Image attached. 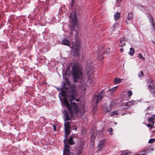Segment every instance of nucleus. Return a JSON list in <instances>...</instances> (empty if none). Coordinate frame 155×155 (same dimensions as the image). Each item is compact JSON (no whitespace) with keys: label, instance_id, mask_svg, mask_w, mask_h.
Listing matches in <instances>:
<instances>
[{"label":"nucleus","instance_id":"f257e3e1","mask_svg":"<svg viewBox=\"0 0 155 155\" xmlns=\"http://www.w3.org/2000/svg\"><path fill=\"white\" fill-rule=\"evenodd\" d=\"M71 89L68 92L67 94L66 91H68V88L64 87L63 88L61 91L62 96L64 98V101L66 107L68 109L69 112V114L66 110H64L63 111V114L65 117L64 124L65 136V139L64 140V145H68L69 144L71 145L74 144V142L72 140V137H71L69 140H67L66 138L67 136L68 135L71 133V129L72 122L67 121L68 120H70L73 117L74 113L75 114L77 115L79 114L80 111L78 108V105L75 103H72V101H74L76 97L77 92L76 91V87L74 86H72Z\"/></svg>","mask_w":155,"mask_h":155},{"label":"nucleus","instance_id":"f03ea898","mask_svg":"<svg viewBox=\"0 0 155 155\" xmlns=\"http://www.w3.org/2000/svg\"><path fill=\"white\" fill-rule=\"evenodd\" d=\"M82 67L79 64H76L74 65L72 68L71 74L74 82H77L78 80H80V87L85 91L87 85V80L83 75Z\"/></svg>","mask_w":155,"mask_h":155},{"label":"nucleus","instance_id":"7ed1b4c3","mask_svg":"<svg viewBox=\"0 0 155 155\" xmlns=\"http://www.w3.org/2000/svg\"><path fill=\"white\" fill-rule=\"evenodd\" d=\"M70 21L71 23L74 26L76 25L78 23L76 13L74 11H72L71 13L70 17Z\"/></svg>","mask_w":155,"mask_h":155},{"label":"nucleus","instance_id":"20e7f679","mask_svg":"<svg viewBox=\"0 0 155 155\" xmlns=\"http://www.w3.org/2000/svg\"><path fill=\"white\" fill-rule=\"evenodd\" d=\"M113 104L110 103L109 105L107 106L106 104H104L102 106V111L104 114H106L107 112H109L112 109Z\"/></svg>","mask_w":155,"mask_h":155},{"label":"nucleus","instance_id":"39448f33","mask_svg":"<svg viewBox=\"0 0 155 155\" xmlns=\"http://www.w3.org/2000/svg\"><path fill=\"white\" fill-rule=\"evenodd\" d=\"M103 90L100 92L97 95H94V97L96 100V104H97L98 103L101 101V99L103 98L104 94L103 93Z\"/></svg>","mask_w":155,"mask_h":155},{"label":"nucleus","instance_id":"423d86ee","mask_svg":"<svg viewBox=\"0 0 155 155\" xmlns=\"http://www.w3.org/2000/svg\"><path fill=\"white\" fill-rule=\"evenodd\" d=\"M86 69L88 71V73L93 71V67L91 65V63L90 62L87 63L86 66Z\"/></svg>","mask_w":155,"mask_h":155},{"label":"nucleus","instance_id":"0eeeda50","mask_svg":"<svg viewBox=\"0 0 155 155\" xmlns=\"http://www.w3.org/2000/svg\"><path fill=\"white\" fill-rule=\"evenodd\" d=\"M148 88L150 91L152 92L155 96V85L154 84H149Z\"/></svg>","mask_w":155,"mask_h":155},{"label":"nucleus","instance_id":"6e6552de","mask_svg":"<svg viewBox=\"0 0 155 155\" xmlns=\"http://www.w3.org/2000/svg\"><path fill=\"white\" fill-rule=\"evenodd\" d=\"M70 150V146H64V155H69Z\"/></svg>","mask_w":155,"mask_h":155},{"label":"nucleus","instance_id":"1a4fd4ad","mask_svg":"<svg viewBox=\"0 0 155 155\" xmlns=\"http://www.w3.org/2000/svg\"><path fill=\"white\" fill-rule=\"evenodd\" d=\"M62 44L68 46H70V43L69 41L66 38H64L61 41Z\"/></svg>","mask_w":155,"mask_h":155},{"label":"nucleus","instance_id":"9d476101","mask_svg":"<svg viewBox=\"0 0 155 155\" xmlns=\"http://www.w3.org/2000/svg\"><path fill=\"white\" fill-rule=\"evenodd\" d=\"M72 48L74 50L75 52H77L79 51L80 50V46L79 45H74L73 44L72 46Z\"/></svg>","mask_w":155,"mask_h":155},{"label":"nucleus","instance_id":"9b49d317","mask_svg":"<svg viewBox=\"0 0 155 155\" xmlns=\"http://www.w3.org/2000/svg\"><path fill=\"white\" fill-rule=\"evenodd\" d=\"M150 22L152 24V25L153 27V30L155 31V23L153 20V18L152 17L150 16V18L149 19Z\"/></svg>","mask_w":155,"mask_h":155},{"label":"nucleus","instance_id":"f8f14e48","mask_svg":"<svg viewBox=\"0 0 155 155\" xmlns=\"http://www.w3.org/2000/svg\"><path fill=\"white\" fill-rule=\"evenodd\" d=\"M123 79H121L119 78H116L114 79V83L115 84H120L121 81Z\"/></svg>","mask_w":155,"mask_h":155},{"label":"nucleus","instance_id":"ddd939ff","mask_svg":"<svg viewBox=\"0 0 155 155\" xmlns=\"http://www.w3.org/2000/svg\"><path fill=\"white\" fill-rule=\"evenodd\" d=\"M120 14L119 12L116 13L114 15V18L115 20H117L120 18Z\"/></svg>","mask_w":155,"mask_h":155},{"label":"nucleus","instance_id":"4468645a","mask_svg":"<svg viewBox=\"0 0 155 155\" xmlns=\"http://www.w3.org/2000/svg\"><path fill=\"white\" fill-rule=\"evenodd\" d=\"M127 41V39H125V40H124V41L121 40L120 42L119 46L122 47L124 46L125 45V41Z\"/></svg>","mask_w":155,"mask_h":155},{"label":"nucleus","instance_id":"2eb2a0df","mask_svg":"<svg viewBox=\"0 0 155 155\" xmlns=\"http://www.w3.org/2000/svg\"><path fill=\"white\" fill-rule=\"evenodd\" d=\"M133 18V14L132 12L129 13L127 15V19L128 20H131Z\"/></svg>","mask_w":155,"mask_h":155},{"label":"nucleus","instance_id":"dca6fc26","mask_svg":"<svg viewBox=\"0 0 155 155\" xmlns=\"http://www.w3.org/2000/svg\"><path fill=\"white\" fill-rule=\"evenodd\" d=\"M135 52V51L134 48H130V51L129 52V54L131 56L134 55Z\"/></svg>","mask_w":155,"mask_h":155},{"label":"nucleus","instance_id":"f3484780","mask_svg":"<svg viewBox=\"0 0 155 155\" xmlns=\"http://www.w3.org/2000/svg\"><path fill=\"white\" fill-rule=\"evenodd\" d=\"M82 148L81 147H80L77 150V151L76 155H80L82 152Z\"/></svg>","mask_w":155,"mask_h":155},{"label":"nucleus","instance_id":"a211bd4d","mask_svg":"<svg viewBox=\"0 0 155 155\" xmlns=\"http://www.w3.org/2000/svg\"><path fill=\"white\" fill-rule=\"evenodd\" d=\"M131 152L125 150L122 151V154L121 155H127L130 153Z\"/></svg>","mask_w":155,"mask_h":155},{"label":"nucleus","instance_id":"6ab92c4d","mask_svg":"<svg viewBox=\"0 0 155 155\" xmlns=\"http://www.w3.org/2000/svg\"><path fill=\"white\" fill-rule=\"evenodd\" d=\"M154 122H153V124H146V125L147 126V127H149L150 129V130L151 129L153 128L154 127L153 126V125H154Z\"/></svg>","mask_w":155,"mask_h":155},{"label":"nucleus","instance_id":"aec40b11","mask_svg":"<svg viewBox=\"0 0 155 155\" xmlns=\"http://www.w3.org/2000/svg\"><path fill=\"white\" fill-rule=\"evenodd\" d=\"M104 51L103 50H101L100 53H99L98 54L99 59L100 60L103 58L104 57L103 56H102V54L103 53Z\"/></svg>","mask_w":155,"mask_h":155},{"label":"nucleus","instance_id":"412c9836","mask_svg":"<svg viewBox=\"0 0 155 155\" xmlns=\"http://www.w3.org/2000/svg\"><path fill=\"white\" fill-rule=\"evenodd\" d=\"M95 135H96L95 134H94L92 135L91 136V140L92 143L91 144L92 145L94 144L93 143L95 139Z\"/></svg>","mask_w":155,"mask_h":155},{"label":"nucleus","instance_id":"4be33fe9","mask_svg":"<svg viewBox=\"0 0 155 155\" xmlns=\"http://www.w3.org/2000/svg\"><path fill=\"white\" fill-rule=\"evenodd\" d=\"M121 0H116V5L117 7H119L120 6V3L121 2Z\"/></svg>","mask_w":155,"mask_h":155},{"label":"nucleus","instance_id":"5701e85b","mask_svg":"<svg viewBox=\"0 0 155 155\" xmlns=\"http://www.w3.org/2000/svg\"><path fill=\"white\" fill-rule=\"evenodd\" d=\"M117 87L116 86V87H113L111 89H109L108 91H110V92H111V93H113L116 90V89H117Z\"/></svg>","mask_w":155,"mask_h":155},{"label":"nucleus","instance_id":"b1692460","mask_svg":"<svg viewBox=\"0 0 155 155\" xmlns=\"http://www.w3.org/2000/svg\"><path fill=\"white\" fill-rule=\"evenodd\" d=\"M105 140H103L100 141L99 143V145H104L105 144Z\"/></svg>","mask_w":155,"mask_h":155},{"label":"nucleus","instance_id":"393cba45","mask_svg":"<svg viewBox=\"0 0 155 155\" xmlns=\"http://www.w3.org/2000/svg\"><path fill=\"white\" fill-rule=\"evenodd\" d=\"M138 57L140 58L143 60V61H145V58L144 57H143L142 54H139L138 55Z\"/></svg>","mask_w":155,"mask_h":155},{"label":"nucleus","instance_id":"a878e982","mask_svg":"<svg viewBox=\"0 0 155 155\" xmlns=\"http://www.w3.org/2000/svg\"><path fill=\"white\" fill-rule=\"evenodd\" d=\"M113 129L111 127H109L108 128V131L109 132L110 134V135H112L113 134Z\"/></svg>","mask_w":155,"mask_h":155},{"label":"nucleus","instance_id":"bb28decb","mask_svg":"<svg viewBox=\"0 0 155 155\" xmlns=\"http://www.w3.org/2000/svg\"><path fill=\"white\" fill-rule=\"evenodd\" d=\"M148 84H154L153 83V81L152 79H150L148 80L147 81Z\"/></svg>","mask_w":155,"mask_h":155},{"label":"nucleus","instance_id":"cd10ccee","mask_svg":"<svg viewBox=\"0 0 155 155\" xmlns=\"http://www.w3.org/2000/svg\"><path fill=\"white\" fill-rule=\"evenodd\" d=\"M129 105L128 104V103H127L124 105V108L125 109L128 108L129 107Z\"/></svg>","mask_w":155,"mask_h":155},{"label":"nucleus","instance_id":"c85d7f7f","mask_svg":"<svg viewBox=\"0 0 155 155\" xmlns=\"http://www.w3.org/2000/svg\"><path fill=\"white\" fill-rule=\"evenodd\" d=\"M117 114V111H114L112 112H111L110 113V116H114V115H115Z\"/></svg>","mask_w":155,"mask_h":155},{"label":"nucleus","instance_id":"c756f323","mask_svg":"<svg viewBox=\"0 0 155 155\" xmlns=\"http://www.w3.org/2000/svg\"><path fill=\"white\" fill-rule=\"evenodd\" d=\"M135 103V101H134L133 100H131V101H129L128 102V104L129 105V106H130L133 105V104H134Z\"/></svg>","mask_w":155,"mask_h":155},{"label":"nucleus","instance_id":"7c9ffc66","mask_svg":"<svg viewBox=\"0 0 155 155\" xmlns=\"http://www.w3.org/2000/svg\"><path fill=\"white\" fill-rule=\"evenodd\" d=\"M143 75V71H141L138 74V76L139 77H142Z\"/></svg>","mask_w":155,"mask_h":155},{"label":"nucleus","instance_id":"2f4dec72","mask_svg":"<svg viewBox=\"0 0 155 155\" xmlns=\"http://www.w3.org/2000/svg\"><path fill=\"white\" fill-rule=\"evenodd\" d=\"M133 94L132 92L131 91H129L127 93V95L128 97H130Z\"/></svg>","mask_w":155,"mask_h":155},{"label":"nucleus","instance_id":"473e14b6","mask_svg":"<svg viewBox=\"0 0 155 155\" xmlns=\"http://www.w3.org/2000/svg\"><path fill=\"white\" fill-rule=\"evenodd\" d=\"M155 139L154 138H152L150 139L148 143H152L155 141Z\"/></svg>","mask_w":155,"mask_h":155},{"label":"nucleus","instance_id":"72a5a7b5","mask_svg":"<svg viewBox=\"0 0 155 155\" xmlns=\"http://www.w3.org/2000/svg\"><path fill=\"white\" fill-rule=\"evenodd\" d=\"M86 133V130L84 128H82V134H84Z\"/></svg>","mask_w":155,"mask_h":155},{"label":"nucleus","instance_id":"f704fd0d","mask_svg":"<svg viewBox=\"0 0 155 155\" xmlns=\"http://www.w3.org/2000/svg\"><path fill=\"white\" fill-rule=\"evenodd\" d=\"M148 121L151 123L153 124V122H154V120H153L152 118H151V117L150 118L148 119Z\"/></svg>","mask_w":155,"mask_h":155},{"label":"nucleus","instance_id":"c9c22d12","mask_svg":"<svg viewBox=\"0 0 155 155\" xmlns=\"http://www.w3.org/2000/svg\"><path fill=\"white\" fill-rule=\"evenodd\" d=\"M97 110V107H94L92 110V112L93 113H95V112Z\"/></svg>","mask_w":155,"mask_h":155},{"label":"nucleus","instance_id":"e433bc0d","mask_svg":"<svg viewBox=\"0 0 155 155\" xmlns=\"http://www.w3.org/2000/svg\"><path fill=\"white\" fill-rule=\"evenodd\" d=\"M153 119V120H155V115H153L151 117H150Z\"/></svg>","mask_w":155,"mask_h":155},{"label":"nucleus","instance_id":"4c0bfd02","mask_svg":"<svg viewBox=\"0 0 155 155\" xmlns=\"http://www.w3.org/2000/svg\"><path fill=\"white\" fill-rule=\"evenodd\" d=\"M53 129L55 131L56 130V127L55 125L53 126Z\"/></svg>","mask_w":155,"mask_h":155},{"label":"nucleus","instance_id":"58836bf2","mask_svg":"<svg viewBox=\"0 0 155 155\" xmlns=\"http://www.w3.org/2000/svg\"><path fill=\"white\" fill-rule=\"evenodd\" d=\"M124 49L123 48H121L120 49V51L121 52H123L124 51Z\"/></svg>","mask_w":155,"mask_h":155},{"label":"nucleus","instance_id":"ea45409f","mask_svg":"<svg viewBox=\"0 0 155 155\" xmlns=\"http://www.w3.org/2000/svg\"><path fill=\"white\" fill-rule=\"evenodd\" d=\"M66 82L67 83V84H68V87H69V83H70L69 81H66Z\"/></svg>","mask_w":155,"mask_h":155},{"label":"nucleus","instance_id":"a19ab883","mask_svg":"<svg viewBox=\"0 0 155 155\" xmlns=\"http://www.w3.org/2000/svg\"><path fill=\"white\" fill-rule=\"evenodd\" d=\"M72 28H73V27H72V28H71V34H72V32L73 31V29Z\"/></svg>","mask_w":155,"mask_h":155},{"label":"nucleus","instance_id":"79ce46f5","mask_svg":"<svg viewBox=\"0 0 155 155\" xmlns=\"http://www.w3.org/2000/svg\"><path fill=\"white\" fill-rule=\"evenodd\" d=\"M125 39H127L125 38H123L121 40H123L124 41V40H125Z\"/></svg>","mask_w":155,"mask_h":155},{"label":"nucleus","instance_id":"37998d69","mask_svg":"<svg viewBox=\"0 0 155 155\" xmlns=\"http://www.w3.org/2000/svg\"><path fill=\"white\" fill-rule=\"evenodd\" d=\"M126 22L127 24H128V21H127V20L126 21Z\"/></svg>","mask_w":155,"mask_h":155},{"label":"nucleus","instance_id":"c03bdc74","mask_svg":"<svg viewBox=\"0 0 155 155\" xmlns=\"http://www.w3.org/2000/svg\"><path fill=\"white\" fill-rule=\"evenodd\" d=\"M76 101H78L79 100L78 99H76Z\"/></svg>","mask_w":155,"mask_h":155},{"label":"nucleus","instance_id":"a18cd8bd","mask_svg":"<svg viewBox=\"0 0 155 155\" xmlns=\"http://www.w3.org/2000/svg\"><path fill=\"white\" fill-rule=\"evenodd\" d=\"M117 25V24H115L114 25V26H115L116 25Z\"/></svg>","mask_w":155,"mask_h":155},{"label":"nucleus","instance_id":"49530a36","mask_svg":"<svg viewBox=\"0 0 155 155\" xmlns=\"http://www.w3.org/2000/svg\"><path fill=\"white\" fill-rule=\"evenodd\" d=\"M116 125L117 124V122H115L114 123Z\"/></svg>","mask_w":155,"mask_h":155},{"label":"nucleus","instance_id":"de8ad7c7","mask_svg":"<svg viewBox=\"0 0 155 155\" xmlns=\"http://www.w3.org/2000/svg\"><path fill=\"white\" fill-rule=\"evenodd\" d=\"M99 50H100V49H98V51H99Z\"/></svg>","mask_w":155,"mask_h":155},{"label":"nucleus","instance_id":"09e8293b","mask_svg":"<svg viewBox=\"0 0 155 155\" xmlns=\"http://www.w3.org/2000/svg\"><path fill=\"white\" fill-rule=\"evenodd\" d=\"M77 129V128H75V129L76 130Z\"/></svg>","mask_w":155,"mask_h":155}]
</instances>
